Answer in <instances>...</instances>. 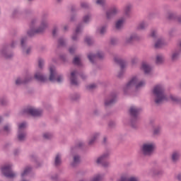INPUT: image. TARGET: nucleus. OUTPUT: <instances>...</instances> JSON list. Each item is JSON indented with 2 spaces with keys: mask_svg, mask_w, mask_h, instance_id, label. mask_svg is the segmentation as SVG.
Instances as JSON below:
<instances>
[{
  "mask_svg": "<svg viewBox=\"0 0 181 181\" xmlns=\"http://www.w3.org/2000/svg\"><path fill=\"white\" fill-rule=\"evenodd\" d=\"M35 78L37 80V81H41L42 83H45V81L47 80V78L42 75L40 73H36L35 74Z\"/></svg>",
  "mask_w": 181,
  "mask_h": 181,
  "instance_id": "nucleus-13",
  "label": "nucleus"
},
{
  "mask_svg": "<svg viewBox=\"0 0 181 181\" xmlns=\"http://www.w3.org/2000/svg\"><path fill=\"white\" fill-rule=\"evenodd\" d=\"M81 32V25H78L75 30V34L72 36V40H77V35Z\"/></svg>",
  "mask_w": 181,
  "mask_h": 181,
  "instance_id": "nucleus-18",
  "label": "nucleus"
},
{
  "mask_svg": "<svg viewBox=\"0 0 181 181\" xmlns=\"http://www.w3.org/2000/svg\"><path fill=\"white\" fill-rule=\"evenodd\" d=\"M170 100H172V101H178L177 98H176V97H175L173 95H171L170 97Z\"/></svg>",
  "mask_w": 181,
  "mask_h": 181,
  "instance_id": "nucleus-44",
  "label": "nucleus"
},
{
  "mask_svg": "<svg viewBox=\"0 0 181 181\" xmlns=\"http://www.w3.org/2000/svg\"><path fill=\"white\" fill-rule=\"evenodd\" d=\"M46 28H47L46 23L42 22L41 23V27L40 28H38L36 30H31L28 31V36H33V35H35V33H42V32H44V30H45V29H46Z\"/></svg>",
  "mask_w": 181,
  "mask_h": 181,
  "instance_id": "nucleus-8",
  "label": "nucleus"
},
{
  "mask_svg": "<svg viewBox=\"0 0 181 181\" xmlns=\"http://www.w3.org/2000/svg\"><path fill=\"white\" fill-rule=\"evenodd\" d=\"M81 145H83V144L79 143V144L78 145V148L81 147Z\"/></svg>",
  "mask_w": 181,
  "mask_h": 181,
  "instance_id": "nucleus-55",
  "label": "nucleus"
},
{
  "mask_svg": "<svg viewBox=\"0 0 181 181\" xmlns=\"http://www.w3.org/2000/svg\"><path fill=\"white\" fill-rule=\"evenodd\" d=\"M81 8H88V4L87 3L83 2L81 4Z\"/></svg>",
  "mask_w": 181,
  "mask_h": 181,
  "instance_id": "nucleus-41",
  "label": "nucleus"
},
{
  "mask_svg": "<svg viewBox=\"0 0 181 181\" xmlns=\"http://www.w3.org/2000/svg\"><path fill=\"white\" fill-rule=\"evenodd\" d=\"M57 32V29L54 28V30H52V35H53V36H56Z\"/></svg>",
  "mask_w": 181,
  "mask_h": 181,
  "instance_id": "nucleus-48",
  "label": "nucleus"
},
{
  "mask_svg": "<svg viewBox=\"0 0 181 181\" xmlns=\"http://www.w3.org/2000/svg\"><path fill=\"white\" fill-rule=\"evenodd\" d=\"M29 52H30V49H27L26 54H29Z\"/></svg>",
  "mask_w": 181,
  "mask_h": 181,
  "instance_id": "nucleus-53",
  "label": "nucleus"
},
{
  "mask_svg": "<svg viewBox=\"0 0 181 181\" xmlns=\"http://www.w3.org/2000/svg\"><path fill=\"white\" fill-rule=\"evenodd\" d=\"M115 63H117V64L120 65L121 70L123 71L124 68L125 67V62H124L122 59H118L117 57L115 58Z\"/></svg>",
  "mask_w": 181,
  "mask_h": 181,
  "instance_id": "nucleus-17",
  "label": "nucleus"
},
{
  "mask_svg": "<svg viewBox=\"0 0 181 181\" xmlns=\"http://www.w3.org/2000/svg\"><path fill=\"white\" fill-rule=\"evenodd\" d=\"M24 128H26V124L25 122L18 125V141H25V138H26V133L23 131Z\"/></svg>",
  "mask_w": 181,
  "mask_h": 181,
  "instance_id": "nucleus-5",
  "label": "nucleus"
},
{
  "mask_svg": "<svg viewBox=\"0 0 181 181\" xmlns=\"http://www.w3.org/2000/svg\"><path fill=\"white\" fill-rule=\"evenodd\" d=\"M32 170V168L30 167H27L23 173L21 174L22 177H23V176H26V175H28V173H29V172H30Z\"/></svg>",
  "mask_w": 181,
  "mask_h": 181,
  "instance_id": "nucleus-24",
  "label": "nucleus"
},
{
  "mask_svg": "<svg viewBox=\"0 0 181 181\" xmlns=\"http://www.w3.org/2000/svg\"><path fill=\"white\" fill-rule=\"evenodd\" d=\"M172 159L173 162H176V160L179 159V154L176 152L173 153L172 156Z\"/></svg>",
  "mask_w": 181,
  "mask_h": 181,
  "instance_id": "nucleus-27",
  "label": "nucleus"
},
{
  "mask_svg": "<svg viewBox=\"0 0 181 181\" xmlns=\"http://www.w3.org/2000/svg\"><path fill=\"white\" fill-rule=\"evenodd\" d=\"M1 105H5V103L2 100H1Z\"/></svg>",
  "mask_w": 181,
  "mask_h": 181,
  "instance_id": "nucleus-54",
  "label": "nucleus"
},
{
  "mask_svg": "<svg viewBox=\"0 0 181 181\" xmlns=\"http://www.w3.org/2000/svg\"><path fill=\"white\" fill-rule=\"evenodd\" d=\"M132 86H135L136 88H141V87H144L145 86V82L140 81L138 82V78L136 76L133 77L132 80L126 85V88H129V87H132Z\"/></svg>",
  "mask_w": 181,
  "mask_h": 181,
  "instance_id": "nucleus-2",
  "label": "nucleus"
},
{
  "mask_svg": "<svg viewBox=\"0 0 181 181\" xmlns=\"http://www.w3.org/2000/svg\"><path fill=\"white\" fill-rule=\"evenodd\" d=\"M95 87H97V86H95V84H91L87 86V89L88 90H94V88H95Z\"/></svg>",
  "mask_w": 181,
  "mask_h": 181,
  "instance_id": "nucleus-32",
  "label": "nucleus"
},
{
  "mask_svg": "<svg viewBox=\"0 0 181 181\" xmlns=\"http://www.w3.org/2000/svg\"><path fill=\"white\" fill-rule=\"evenodd\" d=\"M76 74H77V71H74L71 73V83L73 84V86H78L77 80L76 79Z\"/></svg>",
  "mask_w": 181,
  "mask_h": 181,
  "instance_id": "nucleus-14",
  "label": "nucleus"
},
{
  "mask_svg": "<svg viewBox=\"0 0 181 181\" xmlns=\"http://www.w3.org/2000/svg\"><path fill=\"white\" fill-rule=\"evenodd\" d=\"M73 63L76 66H81V60L80 59V57H75L74 60H73Z\"/></svg>",
  "mask_w": 181,
  "mask_h": 181,
  "instance_id": "nucleus-20",
  "label": "nucleus"
},
{
  "mask_svg": "<svg viewBox=\"0 0 181 181\" xmlns=\"http://www.w3.org/2000/svg\"><path fill=\"white\" fill-rule=\"evenodd\" d=\"M102 177H100V175H97L91 181H100Z\"/></svg>",
  "mask_w": 181,
  "mask_h": 181,
  "instance_id": "nucleus-35",
  "label": "nucleus"
},
{
  "mask_svg": "<svg viewBox=\"0 0 181 181\" xmlns=\"http://www.w3.org/2000/svg\"><path fill=\"white\" fill-rule=\"evenodd\" d=\"M153 149H155V145L154 144H144L143 145V153L144 155H151L152 152H153Z\"/></svg>",
  "mask_w": 181,
  "mask_h": 181,
  "instance_id": "nucleus-7",
  "label": "nucleus"
},
{
  "mask_svg": "<svg viewBox=\"0 0 181 181\" xmlns=\"http://www.w3.org/2000/svg\"><path fill=\"white\" fill-rule=\"evenodd\" d=\"M85 42L86 43H87V45H88L89 46L93 45V40H91V38L87 37L86 39H85Z\"/></svg>",
  "mask_w": 181,
  "mask_h": 181,
  "instance_id": "nucleus-28",
  "label": "nucleus"
},
{
  "mask_svg": "<svg viewBox=\"0 0 181 181\" xmlns=\"http://www.w3.org/2000/svg\"><path fill=\"white\" fill-rule=\"evenodd\" d=\"M151 36V37H155V36H156V31H155V30L152 31Z\"/></svg>",
  "mask_w": 181,
  "mask_h": 181,
  "instance_id": "nucleus-47",
  "label": "nucleus"
},
{
  "mask_svg": "<svg viewBox=\"0 0 181 181\" xmlns=\"http://www.w3.org/2000/svg\"><path fill=\"white\" fill-rule=\"evenodd\" d=\"M28 81H29V80L22 81V80H21L20 78H18V79L16 81V84L17 86H19V84H26V83H28Z\"/></svg>",
  "mask_w": 181,
  "mask_h": 181,
  "instance_id": "nucleus-26",
  "label": "nucleus"
},
{
  "mask_svg": "<svg viewBox=\"0 0 181 181\" xmlns=\"http://www.w3.org/2000/svg\"><path fill=\"white\" fill-rule=\"evenodd\" d=\"M156 64H162L163 63V57L162 55H158L156 60Z\"/></svg>",
  "mask_w": 181,
  "mask_h": 181,
  "instance_id": "nucleus-21",
  "label": "nucleus"
},
{
  "mask_svg": "<svg viewBox=\"0 0 181 181\" xmlns=\"http://www.w3.org/2000/svg\"><path fill=\"white\" fill-rule=\"evenodd\" d=\"M162 46H163V41L162 40H158L155 44L156 49H159Z\"/></svg>",
  "mask_w": 181,
  "mask_h": 181,
  "instance_id": "nucleus-22",
  "label": "nucleus"
},
{
  "mask_svg": "<svg viewBox=\"0 0 181 181\" xmlns=\"http://www.w3.org/2000/svg\"><path fill=\"white\" fill-rule=\"evenodd\" d=\"M78 162H80V156H75L74 157V163H73L72 165L76 166V165H77V163H78Z\"/></svg>",
  "mask_w": 181,
  "mask_h": 181,
  "instance_id": "nucleus-25",
  "label": "nucleus"
},
{
  "mask_svg": "<svg viewBox=\"0 0 181 181\" xmlns=\"http://www.w3.org/2000/svg\"><path fill=\"white\" fill-rule=\"evenodd\" d=\"M11 47H13V44L11 45Z\"/></svg>",
  "mask_w": 181,
  "mask_h": 181,
  "instance_id": "nucleus-63",
  "label": "nucleus"
},
{
  "mask_svg": "<svg viewBox=\"0 0 181 181\" xmlns=\"http://www.w3.org/2000/svg\"><path fill=\"white\" fill-rule=\"evenodd\" d=\"M42 110L33 107H28L23 111V114H27V115H32L33 117H39L42 115Z\"/></svg>",
  "mask_w": 181,
  "mask_h": 181,
  "instance_id": "nucleus-3",
  "label": "nucleus"
},
{
  "mask_svg": "<svg viewBox=\"0 0 181 181\" xmlns=\"http://www.w3.org/2000/svg\"><path fill=\"white\" fill-rule=\"evenodd\" d=\"M124 18H121L116 23V29H121L122 25L124 24Z\"/></svg>",
  "mask_w": 181,
  "mask_h": 181,
  "instance_id": "nucleus-19",
  "label": "nucleus"
},
{
  "mask_svg": "<svg viewBox=\"0 0 181 181\" xmlns=\"http://www.w3.org/2000/svg\"><path fill=\"white\" fill-rule=\"evenodd\" d=\"M140 111H141V109L136 108L135 107H132L129 110L130 115L134 118H136Z\"/></svg>",
  "mask_w": 181,
  "mask_h": 181,
  "instance_id": "nucleus-11",
  "label": "nucleus"
},
{
  "mask_svg": "<svg viewBox=\"0 0 181 181\" xmlns=\"http://www.w3.org/2000/svg\"><path fill=\"white\" fill-rule=\"evenodd\" d=\"M104 57V54L103 52H98L96 55L89 54L88 58L91 63H94L95 59H103Z\"/></svg>",
  "mask_w": 181,
  "mask_h": 181,
  "instance_id": "nucleus-10",
  "label": "nucleus"
},
{
  "mask_svg": "<svg viewBox=\"0 0 181 181\" xmlns=\"http://www.w3.org/2000/svg\"><path fill=\"white\" fill-rule=\"evenodd\" d=\"M117 12H118V11L117 10L116 8H113L109 10L106 13V16H107V19L112 18V16H114Z\"/></svg>",
  "mask_w": 181,
  "mask_h": 181,
  "instance_id": "nucleus-15",
  "label": "nucleus"
},
{
  "mask_svg": "<svg viewBox=\"0 0 181 181\" xmlns=\"http://www.w3.org/2000/svg\"><path fill=\"white\" fill-rule=\"evenodd\" d=\"M71 11H72V12H73V11H74V9L72 8H71Z\"/></svg>",
  "mask_w": 181,
  "mask_h": 181,
  "instance_id": "nucleus-64",
  "label": "nucleus"
},
{
  "mask_svg": "<svg viewBox=\"0 0 181 181\" xmlns=\"http://www.w3.org/2000/svg\"><path fill=\"white\" fill-rule=\"evenodd\" d=\"M141 69L144 70L145 74H149L152 71V68L148 65L146 62H143L141 65Z\"/></svg>",
  "mask_w": 181,
  "mask_h": 181,
  "instance_id": "nucleus-12",
  "label": "nucleus"
},
{
  "mask_svg": "<svg viewBox=\"0 0 181 181\" xmlns=\"http://www.w3.org/2000/svg\"><path fill=\"white\" fill-rule=\"evenodd\" d=\"M131 11V6H127L125 8V13L126 15H128V13Z\"/></svg>",
  "mask_w": 181,
  "mask_h": 181,
  "instance_id": "nucleus-39",
  "label": "nucleus"
},
{
  "mask_svg": "<svg viewBox=\"0 0 181 181\" xmlns=\"http://www.w3.org/2000/svg\"><path fill=\"white\" fill-rule=\"evenodd\" d=\"M115 42H116L115 39H112L111 40V45H115Z\"/></svg>",
  "mask_w": 181,
  "mask_h": 181,
  "instance_id": "nucleus-51",
  "label": "nucleus"
},
{
  "mask_svg": "<svg viewBox=\"0 0 181 181\" xmlns=\"http://www.w3.org/2000/svg\"><path fill=\"white\" fill-rule=\"evenodd\" d=\"M108 158V153L104 154L97 160V163H101L102 166L105 168L108 166V162H107V159Z\"/></svg>",
  "mask_w": 181,
  "mask_h": 181,
  "instance_id": "nucleus-9",
  "label": "nucleus"
},
{
  "mask_svg": "<svg viewBox=\"0 0 181 181\" xmlns=\"http://www.w3.org/2000/svg\"><path fill=\"white\" fill-rule=\"evenodd\" d=\"M81 78H86V76L81 75Z\"/></svg>",
  "mask_w": 181,
  "mask_h": 181,
  "instance_id": "nucleus-57",
  "label": "nucleus"
},
{
  "mask_svg": "<svg viewBox=\"0 0 181 181\" xmlns=\"http://www.w3.org/2000/svg\"><path fill=\"white\" fill-rule=\"evenodd\" d=\"M90 21V16H86L83 17V22L87 23Z\"/></svg>",
  "mask_w": 181,
  "mask_h": 181,
  "instance_id": "nucleus-37",
  "label": "nucleus"
},
{
  "mask_svg": "<svg viewBox=\"0 0 181 181\" xmlns=\"http://www.w3.org/2000/svg\"><path fill=\"white\" fill-rule=\"evenodd\" d=\"M50 76L49 80L50 81H57V83H60L63 80V77L62 76L56 75V70L54 66H51L49 68Z\"/></svg>",
  "mask_w": 181,
  "mask_h": 181,
  "instance_id": "nucleus-4",
  "label": "nucleus"
},
{
  "mask_svg": "<svg viewBox=\"0 0 181 181\" xmlns=\"http://www.w3.org/2000/svg\"><path fill=\"white\" fill-rule=\"evenodd\" d=\"M64 30H67V26L64 27Z\"/></svg>",
  "mask_w": 181,
  "mask_h": 181,
  "instance_id": "nucleus-58",
  "label": "nucleus"
},
{
  "mask_svg": "<svg viewBox=\"0 0 181 181\" xmlns=\"http://www.w3.org/2000/svg\"><path fill=\"white\" fill-rule=\"evenodd\" d=\"M136 39V37L135 35H132L129 40H127V43H131L132 40H135Z\"/></svg>",
  "mask_w": 181,
  "mask_h": 181,
  "instance_id": "nucleus-33",
  "label": "nucleus"
},
{
  "mask_svg": "<svg viewBox=\"0 0 181 181\" xmlns=\"http://www.w3.org/2000/svg\"><path fill=\"white\" fill-rule=\"evenodd\" d=\"M178 22H181L180 18H178Z\"/></svg>",
  "mask_w": 181,
  "mask_h": 181,
  "instance_id": "nucleus-59",
  "label": "nucleus"
},
{
  "mask_svg": "<svg viewBox=\"0 0 181 181\" xmlns=\"http://www.w3.org/2000/svg\"><path fill=\"white\" fill-rule=\"evenodd\" d=\"M132 62L134 64V63H135V60H132Z\"/></svg>",
  "mask_w": 181,
  "mask_h": 181,
  "instance_id": "nucleus-60",
  "label": "nucleus"
},
{
  "mask_svg": "<svg viewBox=\"0 0 181 181\" xmlns=\"http://www.w3.org/2000/svg\"><path fill=\"white\" fill-rule=\"evenodd\" d=\"M75 50H76V49L74 47H71V48H69V53L73 54V53H74Z\"/></svg>",
  "mask_w": 181,
  "mask_h": 181,
  "instance_id": "nucleus-46",
  "label": "nucleus"
},
{
  "mask_svg": "<svg viewBox=\"0 0 181 181\" xmlns=\"http://www.w3.org/2000/svg\"><path fill=\"white\" fill-rule=\"evenodd\" d=\"M38 66L40 69H42V67H43V59H39Z\"/></svg>",
  "mask_w": 181,
  "mask_h": 181,
  "instance_id": "nucleus-38",
  "label": "nucleus"
},
{
  "mask_svg": "<svg viewBox=\"0 0 181 181\" xmlns=\"http://www.w3.org/2000/svg\"><path fill=\"white\" fill-rule=\"evenodd\" d=\"M4 131H5L6 132H9V126H4Z\"/></svg>",
  "mask_w": 181,
  "mask_h": 181,
  "instance_id": "nucleus-45",
  "label": "nucleus"
},
{
  "mask_svg": "<svg viewBox=\"0 0 181 181\" xmlns=\"http://www.w3.org/2000/svg\"><path fill=\"white\" fill-rule=\"evenodd\" d=\"M43 136L45 139H50L53 136L50 133H45Z\"/></svg>",
  "mask_w": 181,
  "mask_h": 181,
  "instance_id": "nucleus-29",
  "label": "nucleus"
},
{
  "mask_svg": "<svg viewBox=\"0 0 181 181\" xmlns=\"http://www.w3.org/2000/svg\"><path fill=\"white\" fill-rule=\"evenodd\" d=\"M97 136H98V134H95L93 137V139H92L90 141H89V144L90 145H93L94 144V141H95V139H97Z\"/></svg>",
  "mask_w": 181,
  "mask_h": 181,
  "instance_id": "nucleus-30",
  "label": "nucleus"
},
{
  "mask_svg": "<svg viewBox=\"0 0 181 181\" xmlns=\"http://www.w3.org/2000/svg\"><path fill=\"white\" fill-rule=\"evenodd\" d=\"M33 23H34V22H33V21H32L31 25H33Z\"/></svg>",
  "mask_w": 181,
  "mask_h": 181,
  "instance_id": "nucleus-62",
  "label": "nucleus"
},
{
  "mask_svg": "<svg viewBox=\"0 0 181 181\" xmlns=\"http://www.w3.org/2000/svg\"><path fill=\"white\" fill-rule=\"evenodd\" d=\"M11 169V166L9 165H5L4 167L1 168V172L4 175V176H6V177H15L16 175L15 173H13V172H12Z\"/></svg>",
  "mask_w": 181,
  "mask_h": 181,
  "instance_id": "nucleus-6",
  "label": "nucleus"
},
{
  "mask_svg": "<svg viewBox=\"0 0 181 181\" xmlns=\"http://www.w3.org/2000/svg\"><path fill=\"white\" fill-rule=\"evenodd\" d=\"M154 95L156 97L155 100L156 104H160L162 101H168V98L165 95V89L162 85H157L153 90Z\"/></svg>",
  "mask_w": 181,
  "mask_h": 181,
  "instance_id": "nucleus-1",
  "label": "nucleus"
},
{
  "mask_svg": "<svg viewBox=\"0 0 181 181\" xmlns=\"http://www.w3.org/2000/svg\"><path fill=\"white\" fill-rule=\"evenodd\" d=\"M137 29H145V23H141L139 26L137 27Z\"/></svg>",
  "mask_w": 181,
  "mask_h": 181,
  "instance_id": "nucleus-31",
  "label": "nucleus"
},
{
  "mask_svg": "<svg viewBox=\"0 0 181 181\" xmlns=\"http://www.w3.org/2000/svg\"><path fill=\"white\" fill-rule=\"evenodd\" d=\"M106 139H107L106 138H104V142H105Z\"/></svg>",
  "mask_w": 181,
  "mask_h": 181,
  "instance_id": "nucleus-61",
  "label": "nucleus"
},
{
  "mask_svg": "<svg viewBox=\"0 0 181 181\" xmlns=\"http://www.w3.org/2000/svg\"><path fill=\"white\" fill-rule=\"evenodd\" d=\"M59 46H64V40L63 39H59L58 41Z\"/></svg>",
  "mask_w": 181,
  "mask_h": 181,
  "instance_id": "nucleus-36",
  "label": "nucleus"
},
{
  "mask_svg": "<svg viewBox=\"0 0 181 181\" xmlns=\"http://www.w3.org/2000/svg\"><path fill=\"white\" fill-rule=\"evenodd\" d=\"M60 163H62V160L60 158V155H57L56 158H55V166H59V165H60Z\"/></svg>",
  "mask_w": 181,
  "mask_h": 181,
  "instance_id": "nucleus-23",
  "label": "nucleus"
},
{
  "mask_svg": "<svg viewBox=\"0 0 181 181\" xmlns=\"http://www.w3.org/2000/svg\"><path fill=\"white\" fill-rule=\"evenodd\" d=\"M105 33V27H102L100 28V35H104Z\"/></svg>",
  "mask_w": 181,
  "mask_h": 181,
  "instance_id": "nucleus-42",
  "label": "nucleus"
},
{
  "mask_svg": "<svg viewBox=\"0 0 181 181\" xmlns=\"http://www.w3.org/2000/svg\"><path fill=\"white\" fill-rule=\"evenodd\" d=\"M177 179H178V180H181V175H177Z\"/></svg>",
  "mask_w": 181,
  "mask_h": 181,
  "instance_id": "nucleus-52",
  "label": "nucleus"
},
{
  "mask_svg": "<svg viewBox=\"0 0 181 181\" xmlns=\"http://www.w3.org/2000/svg\"><path fill=\"white\" fill-rule=\"evenodd\" d=\"M174 16H175V15L173 13H171V14L169 15L168 18L169 19H173Z\"/></svg>",
  "mask_w": 181,
  "mask_h": 181,
  "instance_id": "nucleus-50",
  "label": "nucleus"
},
{
  "mask_svg": "<svg viewBox=\"0 0 181 181\" xmlns=\"http://www.w3.org/2000/svg\"><path fill=\"white\" fill-rule=\"evenodd\" d=\"M177 56H179V53L173 54V56H172L173 60H176V59H177Z\"/></svg>",
  "mask_w": 181,
  "mask_h": 181,
  "instance_id": "nucleus-40",
  "label": "nucleus"
},
{
  "mask_svg": "<svg viewBox=\"0 0 181 181\" xmlns=\"http://www.w3.org/2000/svg\"><path fill=\"white\" fill-rule=\"evenodd\" d=\"M110 98L111 100L110 101L105 100V105L108 106V105H111V104H114V103H115V99L117 98V95H115V94L111 95Z\"/></svg>",
  "mask_w": 181,
  "mask_h": 181,
  "instance_id": "nucleus-16",
  "label": "nucleus"
},
{
  "mask_svg": "<svg viewBox=\"0 0 181 181\" xmlns=\"http://www.w3.org/2000/svg\"><path fill=\"white\" fill-rule=\"evenodd\" d=\"M122 76V75L121 74H119L118 75V77L121 78Z\"/></svg>",
  "mask_w": 181,
  "mask_h": 181,
  "instance_id": "nucleus-56",
  "label": "nucleus"
},
{
  "mask_svg": "<svg viewBox=\"0 0 181 181\" xmlns=\"http://www.w3.org/2000/svg\"><path fill=\"white\" fill-rule=\"evenodd\" d=\"M25 42H26V38L21 39V46L23 47L25 46Z\"/></svg>",
  "mask_w": 181,
  "mask_h": 181,
  "instance_id": "nucleus-43",
  "label": "nucleus"
},
{
  "mask_svg": "<svg viewBox=\"0 0 181 181\" xmlns=\"http://www.w3.org/2000/svg\"><path fill=\"white\" fill-rule=\"evenodd\" d=\"M159 131H160L159 129H155L154 130V135H158V134H159Z\"/></svg>",
  "mask_w": 181,
  "mask_h": 181,
  "instance_id": "nucleus-49",
  "label": "nucleus"
},
{
  "mask_svg": "<svg viewBox=\"0 0 181 181\" xmlns=\"http://www.w3.org/2000/svg\"><path fill=\"white\" fill-rule=\"evenodd\" d=\"M96 4L98 5H104V4H105V0H97Z\"/></svg>",
  "mask_w": 181,
  "mask_h": 181,
  "instance_id": "nucleus-34",
  "label": "nucleus"
}]
</instances>
